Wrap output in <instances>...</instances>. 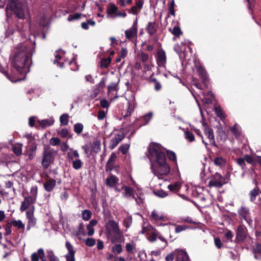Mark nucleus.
I'll return each mask as SVG.
<instances>
[{
    "instance_id": "a18cd8bd",
    "label": "nucleus",
    "mask_w": 261,
    "mask_h": 261,
    "mask_svg": "<svg viewBox=\"0 0 261 261\" xmlns=\"http://www.w3.org/2000/svg\"><path fill=\"white\" fill-rule=\"evenodd\" d=\"M92 216V213L90 210H85L82 213V217L84 220L88 221Z\"/></svg>"
},
{
    "instance_id": "f03ea898",
    "label": "nucleus",
    "mask_w": 261,
    "mask_h": 261,
    "mask_svg": "<svg viewBox=\"0 0 261 261\" xmlns=\"http://www.w3.org/2000/svg\"><path fill=\"white\" fill-rule=\"evenodd\" d=\"M163 148L156 143L150 144L148 147V158L150 161L155 159L157 166L151 165L152 170L155 175L161 178V176L166 175L170 172V166L166 162V156L163 152Z\"/></svg>"
},
{
    "instance_id": "e433bc0d",
    "label": "nucleus",
    "mask_w": 261,
    "mask_h": 261,
    "mask_svg": "<svg viewBox=\"0 0 261 261\" xmlns=\"http://www.w3.org/2000/svg\"><path fill=\"white\" fill-rule=\"evenodd\" d=\"M122 250V246L119 244H115L112 247V251L116 255L121 253Z\"/></svg>"
},
{
    "instance_id": "cd10ccee",
    "label": "nucleus",
    "mask_w": 261,
    "mask_h": 261,
    "mask_svg": "<svg viewBox=\"0 0 261 261\" xmlns=\"http://www.w3.org/2000/svg\"><path fill=\"white\" fill-rule=\"evenodd\" d=\"M54 121V118L50 117L45 119L38 120V123L42 127L45 128L53 125Z\"/></svg>"
},
{
    "instance_id": "603ef678",
    "label": "nucleus",
    "mask_w": 261,
    "mask_h": 261,
    "mask_svg": "<svg viewBox=\"0 0 261 261\" xmlns=\"http://www.w3.org/2000/svg\"><path fill=\"white\" fill-rule=\"evenodd\" d=\"M128 109L127 110L126 114L124 115L125 116H129L131 115V114L134 112L135 109V103L134 102H133L131 103L130 101L128 102Z\"/></svg>"
},
{
    "instance_id": "412c9836",
    "label": "nucleus",
    "mask_w": 261,
    "mask_h": 261,
    "mask_svg": "<svg viewBox=\"0 0 261 261\" xmlns=\"http://www.w3.org/2000/svg\"><path fill=\"white\" fill-rule=\"evenodd\" d=\"M201 96H202L201 97L202 101L206 104L212 103L214 99V95L211 91H208L207 93L202 92Z\"/></svg>"
},
{
    "instance_id": "5fc2aeb1",
    "label": "nucleus",
    "mask_w": 261,
    "mask_h": 261,
    "mask_svg": "<svg viewBox=\"0 0 261 261\" xmlns=\"http://www.w3.org/2000/svg\"><path fill=\"white\" fill-rule=\"evenodd\" d=\"M167 155L168 158L170 160L176 163V155L174 152H173L172 151L167 150Z\"/></svg>"
},
{
    "instance_id": "423d86ee",
    "label": "nucleus",
    "mask_w": 261,
    "mask_h": 261,
    "mask_svg": "<svg viewBox=\"0 0 261 261\" xmlns=\"http://www.w3.org/2000/svg\"><path fill=\"white\" fill-rule=\"evenodd\" d=\"M54 159V150L46 146L44 147L42 165L44 169H47Z\"/></svg>"
},
{
    "instance_id": "ddd939ff",
    "label": "nucleus",
    "mask_w": 261,
    "mask_h": 261,
    "mask_svg": "<svg viewBox=\"0 0 261 261\" xmlns=\"http://www.w3.org/2000/svg\"><path fill=\"white\" fill-rule=\"evenodd\" d=\"M156 62L160 67H164L166 63V56L165 51L159 50L157 53Z\"/></svg>"
},
{
    "instance_id": "b1692460",
    "label": "nucleus",
    "mask_w": 261,
    "mask_h": 261,
    "mask_svg": "<svg viewBox=\"0 0 261 261\" xmlns=\"http://www.w3.org/2000/svg\"><path fill=\"white\" fill-rule=\"evenodd\" d=\"M67 157L69 162L72 163L76 159L80 158V154L77 150L70 148V151L67 152Z\"/></svg>"
},
{
    "instance_id": "c03bdc74",
    "label": "nucleus",
    "mask_w": 261,
    "mask_h": 261,
    "mask_svg": "<svg viewBox=\"0 0 261 261\" xmlns=\"http://www.w3.org/2000/svg\"><path fill=\"white\" fill-rule=\"evenodd\" d=\"M86 235L87 232L85 230L84 225L83 223H81L79 226L76 236L79 237V239H81V236H86Z\"/></svg>"
},
{
    "instance_id": "c756f323",
    "label": "nucleus",
    "mask_w": 261,
    "mask_h": 261,
    "mask_svg": "<svg viewBox=\"0 0 261 261\" xmlns=\"http://www.w3.org/2000/svg\"><path fill=\"white\" fill-rule=\"evenodd\" d=\"M109 91V95L111 97V99H114L115 97H113L114 95V92H116L118 88V83H112L108 87Z\"/></svg>"
},
{
    "instance_id": "9d476101",
    "label": "nucleus",
    "mask_w": 261,
    "mask_h": 261,
    "mask_svg": "<svg viewBox=\"0 0 261 261\" xmlns=\"http://www.w3.org/2000/svg\"><path fill=\"white\" fill-rule=\"evenodd\" d=\"M137 33L138 25L137 20L134 22L132 27L130 29L125 31L126 37L132 41L137 37Z\"/></svg>"
},
{
    "instance_id": "09e8293b",
    "label": "nucleus",
    "mask_w": 261,
    "mask_h": 261,
    "mask_svg": "<svg viewBox=\"0 0 261 261\" xmlns=\"http://www.w3.org/2000/svg\"><path fill=\"white\" fill-rule=\"evenodd\" d=\"M111 61V59L110 57L102 59L100 62V67L101 68H107L109 66V64H110Z\"/></svg>"
},
{
    "instance_id": "4468645a",
    "label": "nucleus",
    "mask_w": 261,
    "mask_h": 261,
    "mask_svg": "<svg viewBox=\"0 0 261 261\" xmlns=\"http://www.w3.org/2000/svg\"><path fill=\"white\" fill-rule=\"evenodd\" d=\"M119 178L115 175H111L106 179L107 185L110 188H115L116 191L119 192L120 190L116 187L119 182Z\"/></svg>"
},
{
    "instance_id": "79ce46f5",
    "label": "nucleus",
    "mask_w": 261,
    "mask_h": 261,
    "mask_svg": "<svg viewBox=\"0 0 261 261\" xmlns=\"http://www.w3.org/2000/svg\"><path fill=\"white\" fill-rule=\"evenodd\" d=\"M151 217L154 220H162L164 219V216L160 213H159L156 211L154 210L152 211L151 214Z\"/></svg>"
},
{
    "instance_id": "a19ab883",
    "label": "nucleus",
    "mask_w": 261,
    "mask_h": 261,
    "mask_svg": "<svg viewBox=\"0 0 261 261\" xmlns=\"http://www.w3.org/2000/svg\"><path fill=\"white\" fill-rule=\"evenodd\" d=\"M232 133L236 136L238 137L241 134V127L237 124H235L232 127H230Z\"/></svg>"
},
{
    "instance_id": "39448f33",
    "label": "nucleus",
    "mask_w": 261,
    "mask_h": 261,
    "mask_svg": "<svg viewBox=\"0 0 261 261\" xmlns=\"http://www.w3.org/2000/svg\"><path fill=\"white\" fill-rule=\"evenodd\" d=\"M238 214L241 221H244L249 226L252 227L253 220L249 207L241 206L238 210Z\"/></svg>"
},
{
    "instance_id": "864d4df0",
    "label": "nucleus",
    "mask_w": 261,
    "mask_h": 261,
    "mask_svg": "<svg viewBox=\"0 0 261 261\" xmlns=\"http://www.w3.org/2000/svg\"><path fill=\"white\" fill-rule=\"evenodd\" d=\"M128 109L127 110L126 114L124 115L125 116H129L131 115V114L134 112L135 109V103L134 102H133L131 103L130 101L128 102Z\"/></svg>"
},
{
    "instance_id": "ea45409f",
    "label": "nucleus",
    "mask_w": 261,
    "mask_h": 261,
    "mask_svg": "<svg viewBox=\"0 0 261 261\" xmlns=\"http://www.w3.org/2000/svg\"><path fill=\"white\" fill-rule=\"evenodd\" d=\"M158 234V231L154 229L153 231L148 235V240L151 242H155L157 239Z\"/></svg>"
},
{
    "instance_id": "a878e982",
    "label": "nucleus",
    "mask_w": 261,
    "mask_h": 261,
    "mask_svg": "<svg viewBox=\"0 0 261 261\" xmlns=\"http://www.w3.org/2000/svg\"><path fill=\"white\" fill-rule=\"evenodd\" d=\"M157 28L155 22H149L146 28V30L150 35H153L157 31Z\"/></svg>"
},
{
    "instance_id": "4be33fe9",
    "label": "nucleus",
    "mask_w": 261,
    "mask_h": 261,
    "mask_svg": "<svg viewBox=\"0 0 261 261\" xmlns=\"http://www.w3.org/2000/svg\"><path fill=\"white\" fill-rule=\"evenodd\" d=\"M117 155L115 153L113 152L111 154V156L107 163L106 167L107 171H111L112 170Z\"/></svg>"
},
{
    "instance_id": "f3484780",
    "label": "nucleus",
    "mask_w": 261,
    "mask_h": 261,
    "mask_svg": "<svg viewBox=\"0 0 261 261\" xmlns=\"http://www.w3.org/2000/svg\"><path fill=\"white\" fill-rule=\"evenodd\" d=\"M175 252L176 261H189V258L186 252L182 250H176Z\"/></svg>"
},
{
    "instance_id": "49530a36",
    "label": "nucleus",
    "mask_w": 261,
    "mask_h": 261,
    "mask_svg": "<svg viewBox=\"0 0 261 261\" xmlns=\"http://www.w3.org/2000/svg\"><path fill=\"white\" fill-rule=\"evenodd\" d=\"M249 195L250 201L253 202L255 200L257 196L258 195V189L256 188H254L253 190H251L249 192Z\"/></svg>"
},
{
    "instance_id": "2f4dec72",
    "label": "nucleus",
    "mask_w": 261,
    "mask_h": 261,
    "mask_svg": "<svg viewBox=\"0 0 261 261\" xmlns=\"http://www.w3.org/2000/svg\"><path fill=\"white\" fill-rule=\"evenodd\" d=\"M118 8L113 4H110L107 8V12L108 15L112 18V16H115L117 12Z\"/></svg>"
},
{
    "instance_id": "bb28decb",
    "label": "nucleus",
    "mask_w": 261,
    "mask_h": 261,
    "mask_svg": "<svg viewBox=\"0 0 261 261\" xmlns=\"http://www.w3.org/2000/svg\"><path fill=\"white\" fill-rule=\"evenodd\" d=\"M136 249V243L134 241H131L125 244V249L126 251L130 254H134Z\"/></svg>"
},
{
    "instance_id": "72a5a7b5",
    "label": "nucleus",
    "mask_w": 261,
    "mask_h": 261,
    "mask_svg": "<svg viewBox=\"0 0 261 261\" xmlns=\"http://www.w3.org/2000/svg\"><path fill=\"white\" fill-rule=\"evenodd\" d=\"M22 144L17 143L13 145L12 149L14 153L17 155L19 156L22 154Z\"/></svg>"
},
{
    "instance_id": "c9c22d12",
    "label": "nucleus",
    "mask_w": 261,
    "mask_h": 261,
    "mask_svg": "<svg viewBox=\"0 0 261 261\" xmlns=\"http://www.w3.org/2000/svg\"><path fill=\"white\" fill-rule=\"evenodd\" d=\"M11 224L12 226L16 227L19 229H23L24 228L25 225L22 223V222L20 220H14L11 222Z\"/></svg>"
},
{
    "instance_id": "7c9ffc66",
    "label": "nucleus",
    "mask_w": 261,
    "mask_h": 261,
    "mask_svg": "<svg viewBox=\"0 0 261 261\" xmlns=\"http://www.w3.org/2000/svg\"><path fill=\"white\" fill-rule=\"evenodd\" d=\"M64 56H65V53L63 51L59 50V51H57L55 55L56 59L54 60V63L55 64L58 63V65L60 67H63V62H59V63H58V62H59V60H62V59L64 57Z\"/></svg>"
},
{
    "instance_id": "1a4fd4ad",
    "label": "nucleus",
    "mask_w": 261,
    "mask_h": 261,
    "mask_svg": "<svg viewBox=\"0 0 261 261\" xmlns=\"http://www.w3.org/2000/svg\"><path fill=\"white\" fill-rule=\"evenodd\" d=\"M35 207H32V208L29 210L26 213L27 218L28 222L27 224V230H30L32 227H34L36 223V219L34 217V213Z\"/></svg>"
},
{
    "instance_id": "473e14b6",
    "label": "nucleus",
    "mask_w": 261,
    "mask_h": 261,
    "mask_svg": "<svg viewBox=\"0 0 261 261\" xmlns=\"http://www.w3.org/2000/svg\"><path fill=\"white\" fill-rule=\"evenodd\" d=\"M225 184V182H222L221 180H218L215 178L211 180L208 182V186L210 187H215L216 188H221Z\"/></svg>"
},
{
    "instance_id": "8fccbe9b",
    "label": "nucleus",
    "mask_w": 261,
    "mask_h": 261,
    "mask_svg": "<svg viewBox=\"0 0 261 261\" xmlns=\"http://www.w3.org/2000/svg\"><path fill=\"white\" fill-rule=\"evenodd\" d=\"M69 116L67 114H62L60 118V120L61 125H66L68 122Z\"/></svg>"
},
{
    "instance_id": "680f3d73",
    "label": "nucleus",
    "mask_w": 261,
    "mask_h": 261,
    "mask_svg": "<svg viewBox=\"0 0 261 261\" xmlns=\"http://www.w3.org/2000/svg\"><path fill=\"white\" fill-rule=\"evenodd\" d=\"M154 193L156 196L161 198L165 197L168 195V194L162 190H156L154 191Z\"/></svg>"
},
{
    "instance_id": "58836bf2",
    "label": "nucleus",
    "mask_w": 261,
    "mask_h": 261,
    "mask_svg": "<svg viewBox=\"0 0 261 261\" xmlns=\"http://www.w3.org/2000/svg\"><path fill=\"white\" fill-rule=\"evenodd\" d=\"M72 163L73 168L76 170L81 169L83 164V162L81 161V160L79 158L76 159V160L73 161Z\"/></svg>"
},
{
    "instance_id": "c85d7f7f",
    "label": "nucleus",
    "mask_w": 261,
    "mask_h": 261,
    "mask_svg": "<svg viewBox=\"0 0 261 261\" xmlns=\"http://www.w3.org/2000/svg\"><path fill=\"white\" fill-rule=\"evenodd\" d=\"M252 252L256 259L261 260V244H257L253 246Z\"/></svg>"
},
{
    "instance_id": "f8f14e48",
    "label": "nucleus",
    "mask_w": 261,
    "mask_h": 261,
    "mask_svg": "<svg viewBox=\"0 0 261 261\" xmlns=\"http://www.w3.org/2000/svg\"><path fill=\"white\" fill-rule=\"evenodd\" d=\"M65 246L68 250V253L65 255L66 261H75L74 257L75 251L73 246L69 242L67 241L65 243Z\"/></svg>"
},
{
    "instance_id": "6e6552de",
    "label": "nucleus",
    "mask_w": 261,
    "mask_h": 261,
    "mask_svg": "<svg viewBox=\"0 0 261 261\" xmlns=\"http://www.w3.org/2000/svg\"><path fill=\"white\" fill-rule=\"evenodd\" d=\"M202 125L204 127V134L207 137L210 144L212 146L217 147L215 140V136L212 128L210 127L204 121L202 123Z\"/></svg>"
},
{
    "instance_id": "13d9d810",
    "label": "nucleus",
    "mask_w": 261,
    "mask_h": 261,
    "mask_svg": "<svg viewBox=\"0 0 261 261\" xmlns=\"http://www.w3.org/2000/svg\"><path fill=\"white\" fill-rule=\"evenodd\" d=\"M214 163L216 165L222 167L225 164V161L222 157H217L214 159Z\"/></svg>"
},
{
    "instance_id": "dca6fc26",
    "label": "nucleus",
    "mask_w": 261,
    "mask_h": 261,
    "mask_svg": "<svg viewBox=\"0 0 261 261\" xmlns=\"http://www.w3.org/2000/svg\"><path fill=\"white\" fill-rule=\"evenodd\" d=\"M196 67V71L202 79L203 84L207 86V76L205 70L200 65H197Z\"/></svg>"
},
{
    "instance_id": "a211bd4d",
    "label": "nucleus",
    "mask_w": 261,
    "mask_h": 261,
    "mask_svg": "<svg viewBox=\"0 0 261 261\" xmlns=\"http://www.w3.org/2000/svg\"><path fill=\"white\" fill-rule=\"evenodd\" d=\"M121 190L124 191L123 195L124 197L128 198L132 197L133 198L137 200V199L134 195V191L132 188L127 186H123Z\"/></svg>"
},
{
    "instance_id": "393cba45",
    "label": "nucleus",
    "mask_w": 261,
    "mask_h": 261,
    "mask_svg": "<svg viewBox=\"0 0 261 261\" xmlns=\"http://www.w3.org/2000/svg\"><path fill=\"white\" fill-rule=\"evenodd\" d=\"M56 184V181L55 179H50L45 181L44 184V188L47 192H51L55 188Z\"/></svg>"
},
{
    "instance_id": "7ed1b4c3",
    "label": "nucleus",
    "mask_w": 261,
    "mask_h": 261,
    "mask_svg": "<svg viewBox=\"0 0 261 261\" xmlns=\"http://www.w3.org/2000/svg\"><path fill=\"white\" fill-rule=\"evenodd\" d=\"M28 11L26 3L19 0H9L6 9L7 16L10 15L13 12L20 19L24 18L25 13Z\"/></svg>"
},
{
    "instance_id": "2eb2a0df",
    "label": "nucleus",
    "mask_w": 261,
    "mask_h": 261,
    "mask_svg": "<svg viewBox=\"0 0 261 261\" xmlns=\"http://www.w3.org/2000/svg\"><path fill=\"white\" fill-rule=\"evenodd\" d=\"M247 230L244 225H239L237 228V238L239 241H244L247 237Z\"/></svg>"
},
{
    "instance_id": "bf43d9fd",
    "label": "nucleus",
    "mask_w": 261,
    "mask_h": 261,
    "mask_svg": "<svg viewBox=\"0 0 261 261\" xmlns=\"http://www.w3.org/2000/svg\"><path fill=\"white\" fill-rule=\"evenodd\" d=\"M132 223V219L130 217H127L123 220V224L126 229H128Z\"/></svg>"
},
{
    "instance_id": "6e6d98bb",
    "label": "nucleus",
    "mask_w": 261,
    "mask_h": 261,
    "mask_svg": "<svg viewBox=\"0 0 261 261\" xmlns=\"http://www.w3.org/2000/svg\"><path fill=\"white\" fill-rule=\"evenodd\" d=\"M84 126L82 123H77L74 125V131L77 134H81L83 130Z\"/></svg>"
},
{
    "instance_id": "6ab92c4d",
    "label": "nucleus",
    "mask_w": 261,
    "mask_h": 261,
    "mask_svg": "<svg viewBox=\"0 0 261 261\" xmlns=\"http://www.w3.org/2000/svg\"><path fill=\"white\" fill-rule=\"evenodd\" d=\"M7 148H0V160L2 162H8L11 159L12 154L7 153Z\"/></svg>"
},
{
    "instance_id": "20e7f679",
    "label": "nucleus",
    "mask_w": 261,
    "mask_h": 261,
    "mask_svg": "<svg viewBox=\"0 0 261 261\" xmlns=\"http://www.w3.org/2000/svg\"><path fill=\"white\" fill-rule=\"evenodd\" d=\"M106 229L112 243L117 242L122 235L118 224L113 220H110L106 224Z\"/></svg>"
},
{
    "instance_id": "774afa93",
    "label": "nucleus",
    "mask_w": 261,
    "mask_h": 261,
    "mask_svg": "<svg viewBox=\"0 0 261 261\" xmlns=\"http://www.w3.org/2000/svg\"><path fill=\"white\" fill-rule=\"evenodd\" d=\"M152 117V113L149 112L145 116H143L142 119L145 121L144 124H146L149 122Z\"/></svg>"
},
{
    "instance_id": "5701e85b",
    "label": "nucleus",
    "mask_w": 261,
    "mask_h": 261,
    "mask_svg": "<svg viewBox=\"0 0 261 261\" xmlns=\"http://www.w3.org/2000/svg\"><path fill=\"white\" fill-rule=\"evenodd\" d=\"M97 221L95 219H92L87 225L88 232L87 235L92 236L94 234L95 230L94 227L97 224Z\"/></svg>"
},
{
    "instance_id": "f257e3e1",
    "label": "nucleus",
    "mask_w": 261,
    "mask_h": 261,
    "mask_svg": "<svg viewBox=\"0 0 261 261\" xmlns=\"http://www.w3.org/2000/svg\"><path fill=\"white\" fill-rule=\"evenodd\" d=\"M32 54V49L28 43L18 44L14 48L13 55L11 58L13 76L4 72L1 68L0 71L4 73L12 82L21 80L22 78L20 75L27 73L30 70Z\"/></svg>"
},
{
    "instance_id": "9b49d317",
    "label": "nucleus",
    "mask_w": 261,
    "mask_h": 261,
    "mask_svg": "<svg viewBox=\"0 0 261 261\" xmlns=\"http://www.w3.org/2000/svg\"><path fill=\"white\" fill-rule=\"evenodd\" d=\"M36 200H34L31 197L25 196L24 198V200L21 202V204L20 207L21 212H24L27 209L30 210L32 207H34L33 205Z\"/></svg>"
},
{
    "instance_id": "aec40b11",
    "label": "nucleus",
    "mask_w": 261,
    "mask_h": 261,
    "mask_svg": "<svg viewBox=\"0 0 261 261\" xmlns=\"http://www.w3.org/2000/svg\"><path fill=\"white\" fill-rule=\"evenodd\" d=\"M143 4V0H138L136 2L135 5L131 8L129 13L134 15L137 14L142 9Z\"/></svg>"
},
{
    "instance_id": "0eeeda50",
    "label": "nucleus",
    "mask_w": 261,
    "mask_h": 261,
    "mask_svg": "<svg viewBox=\"0 0 261 261\" xmlns=\"http://www.w3.org/2000/svg\"><path fill=\"white\" fill-rule=\"evenodd\" d=\"M114 137L111 139L110 144L111 149H113L116 147L119 143L124 138L126 133L124 129L115 130L113 132Z\"/></svg>"
},
{
    "instance_id": "3c124183",
    "label": "nucleus",
    "mask_w": 261,
    "mask_h": 261,
    "mask_svg": "<svg viewBox=\"0 0 261 261\" xmlns=\"http://www.w3.org/2000/svg\"><path fill=\"white\" fill-rule=\"evenodd\" d=\"M47 256L49 261H59V258L56 256L52 250L47 251Z\"/></svg>"
},
{
    "instance_id": "338daca9",
    "label": "nucleus",
    "mask_w": 261,
    "mask_h": 261,
    "mask_svg": "<svg viewBox=\"0 0 261 261\" xmlns=\"http://www.w3.org/2000/svg\"><path fill=\"white\" fill-rule=\"evenodd\" d=\"M171 32L174 35L177 37H179L181 33L179 27L177 26L174 27Z\"/></svg>"
},
{
    "instance_id": "4d7b16f0",
    "label": "nucleus",
    "mask_w": 261,
    "mask_h": 261,
    "mask_svg": "<svg viewBox=\"0 0 261 261\" xmlns=\"http://www.w3.org/2000/svg\"><path fill=\"white\" fill-rule=\"evenodd\" d=\"M185 136L186 139H187L190 142H192L195 140L193 134L189 130L185 132Z\"/></svg>"
},
{
    "instance_id": "69168bd1",
    "label": "nucleus",
    "mask_w": 261,
    "mask_h": 261,
    "mask_svg": "<svg viewBox=\"0 0 261 261\" xmlns=\"http://www.w3.org/2000/svg\"><path fill=\"white\" fill-rule=\"evenodd\" d=\"M129 144H123L119 147V150L120 151H121V152L123 154H124L127 152V150L129 149Z\"/></svg>"
},
{
    "instance_id": "de8ad7c7",
    "label": "nucleus",
    "mask_w": 261,
    "mask_h": 261,
    "mask_svg": "<svg viewBox=\"0 0 261 261\" xmlns=\"http://www.w3.org/2000/svg\"><path fill=\"white\" fill-rule=\"evenodd\" d=\"M154 228L152 226L148 224L146 226H143L142 227V230L141 231V233L142 234H146L147 235H149V234L153 231Z\"/></svg>"
},
{
    "instance_id": "37998d69",
    "label": "nucleus",
    "mask_w": 261,
    "mask_h": 261,
    "mask_svg": "<svg viewBox=\"0 0 261 261\" xmlns=\"http://www.w3.org/2000/svg\"><path fill=\"white\" fill-rule=\"evenodd\" d=\"M100 146H101L100 141L98 139L95 140L93 141V145H92V148H93V151L96 153H98L100 150Z\"/></svg>"
},
{
    "instance_id": "f704fd0d",
    "label": "nucleus",
    "mask_w": 261,
    "mask_h": 261,
    "mask_svg": "<svg viewBox=\"0 0 261 261\" xmlns=\"http://www.w3.org/2000/svg\"><path fill=\"white\" fill-rule=\"evenodd\" d=\"M181 188V183L179 181H176L174 184H170L168 186V189L171 192H178Z\"/></svg>"
},
{
    "instance_id": "052dcab7",
    "label": "nucleus",
    "mask_w": 261,
    "mask_h": 261,
    "mask_svg": "<svg viewBox=\"0 0 261 261\" xmlns=\"http://www.w3.org/2000/svg\"><path fill=\"white\" fill-rule=\"evenodd\" d=\"M139 59L143 62H146L149 59V56L146 53H145L144 52H140L138 53V55Z\"/></svg>"
},
{
    "instance_id": "0e129e2a",
    "label": "nucleus",
    "mask_w": 261,
    "mask_h": 261,
    "mask_svg": "<svg viewBox=\"0 0 261 261\" xmlns=\"http://www.w3.org/2000/svg\"><path fill=\"white\" fill-rule=\"evenodd\" d=\"M58 133L62 137H67L68 136L69 133L67 128H62L58 131Z\"/></svg>"
},
{
    "instance_id": "e2e57ef3",
    "label": "nucleus",
    "mask_w": 261,
    "mask_h": 261,
    "mask_svg": "<svg viewBox=\"0 0 261 261\" xmlns=\"http://www.w3.org/2000/svg\"><path fill=\"white\" fill-rule=\"evenodd\" d=\"M215 110L217 115L219 117L222 119L225 118V115L223 113V111L220 107H216Z\"/></svg>"
},
{
    "instance_id": "4c0bfd02",
    "label": "nucleus",
    "mask_w": 261,
    "mask_h": 261,
    "mask_svg": "<svg viewBox=\"0 0 261 261\" xmlns=\"http://www.w3.org/2000/svg\"><path fill=\"white\" fill-rule=\"evenodd\" d=\"M38 195V188L37 186H33L30 190V195L28 196L31 197L34 200H36Z\"/></svg>"
}]
</instances>
